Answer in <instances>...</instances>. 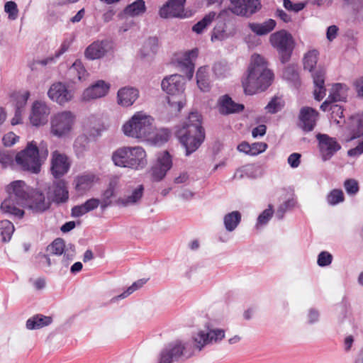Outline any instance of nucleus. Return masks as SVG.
Returning a JSON list of instances; mask_svg holds the SVG:
<instances>
[{"label":"nucleus","instance_id":"nucleus-1","mask_svg":"<svg viewBox=\"0 0 363 363\" xmlns=\"http://www.w3.org/2000/svg\"><path fill=\"white\" fill-rule=\"evenodd\" d=\"M8 197L1 204V211L18 218H23V208L43 212L49 208L43 193L35 191L22 180L11 182L6 188Z\"/></svg>","mask_w":363,"mask_h":363},{"label":"nucleus","instance_id":"nucleus-2","mask_svg":"<svg viewBox=\"0 0 363 363\" xmlns=\"http://www.w3.org/2000/svg\"><path fill=\"white\" fill-rule=\"evenodd\" d=\"M274 74L267 67L264 59L258 54L251 57L247 77L242 80L246 94L253 95L267 89L273 80Z\"/></svg>","mask_w":363,"mask_h":363},{"label":"nucleus","instance_id":"nucleus-3","mask_svg":"<svg viewBox=\"0 0 363 363\" xmlns=\"http://www.w3.org/2000/svg\"><path fill=\"white\" fill-rule=\"evenodd\" d=\"M177 136L186 150V156L196 152L205 140L201 115L198 112H191L182 128L177 132Z\"/></svg>","mask_w":363,"mask_h":363},{"label":"nucleus","instance_id":"nucleus-4","mask_svg":"<svg viewBox=\"0 0 363 363\" xmlns=\"http://www.w3.org/2000/svg\"><path fill=\"white\" fill-rule=\"evenodd\" d=\"M48 156V145L42 141L39 146L35 141L28 143L26 148L16 155V164L23 170L37 174Z\"/></svg>","mask_w":363,"mask_h":363},{"label":"nucleus","instance_id":"nucleus-5","mask_svg":"<svg viewBox=\"0 0 363 363\" xmlns=\"http://www.w3.org/2000/svg\"><path fill=\"white\" fill-rule=\"evenodd\" d=\"M112 161L116 166L135 170L143 169L147 164V155L140 146H124L112 154Z\"/></svg>","mask_w":363,"mask_h":363},{"label":"nucleus","instance_id":"nucleus-6","mask_svg":"<svg viewBox=\"0 0 363 363\" xmlns=\"http://www.w3.org/2000/svg\"><path fill=\"white\" fill-rule=\"evenodd\" d=\"M154 129V118L144 111L135 112L122 126L125 135L144 141Z\"/></svg>","mask_w":363,"mask_h":363},{"label":"nucleus","instance_id":"nucleus-7","mask_svg":"<svg viewBox=\"0 0 363 363\" xmlns=\"http://www.w3.org/2000/svg\"><path fill=\"white\" fill-rule=\"evenodd\" d=\"M162 89L168 95L167 103L174 111L180 110L186 104L184 95L185 80L180 74H172L164 77L161 82Z\"/></svg>","mask_w":363,"mask_h":363},{"label":"nucleus","instance_id":"nucleus-8","mask_svg":"<svg viewBox=\"0 0 363 363\" xmlns=\"http://www.w3.org/2000/svg\"><path fill=\"white\" fill-rule=\"evenodd\" d=\"M76 116L71 111H61L50 118V133L58 138L69 137L75 125Z\"/></svg>","mask_w":363,"mask_h":363},{"label":"nucleus","instance_id":"nucleus-9","mask_svg":"<svg viewBox=\"0 0 363 363\" xmlns=\"http://www.w3.org/2000/svg\"><path fill=\"white\" fill-rule=\"evenodd\" d=\"M269 42L280 57L281 62L285 63L291 58L295 42L291 33L285 30H281L272 33Z\"/></svg>","mask_w":363,"mask_h":363},{"label":"nucleus","instance_id":"nucleus-10","mask_svg":"<svg viewBox=\"0 0 363 363\" xmlns=\"http://www.w3.org/2000/svg\"><path fill=\"white\" fill-rule=\"evenodd\" d=\"M225 335V332L221 328H209L199 330L194 336L195 349L201 351L206 345L220 342Z\"/></svg>","mask_w":363,"mask_h":363},{"label":"nucleus","instance_id":"nucleus-11","mask_svg":"<svg viewBox=\"0 0 363 363\" xmlns=\"http://www.w3.org/2000/svg\"><path fill=\"white\" fill-rule=\"evenodd\" d=\"M110 89V83L102 79L97 80L83 91L81 100L88 102L105 97L108 94Z\"/></svg>","mask_w":363,"mask_h":363},{"label":"nucleus","instance_id":"nucleus-12","mask_svg":"<svg viewBox=\"0 0 363 363\" xmlns=\"http://www.w3.org/2000/svg\"><path fill=\"white\" fill-rule=\"evenodd\" d=\"M50 114V108L45 102L35 101L31 106L29 121L33 126L39 127L45 125Z\"/></svg>","mask_w":363,"mask_h":363},{"label":"nucleus","instance_id":"nucleus-13","mask_svg":"<svg viewBox=\"0 0 363 363\" xmlns=\"http://www.w3.org/2000/svg\"><path fill=\"white\" fill-rule=\"evenodd\" d=\"M231 11L237 16L249 17L261 9L259 0H230Z\"/></svg>","mask_w":363,"mask_h":363},{"label":"nucleus","instance_id":"nucleus-14","mask_svg":"<svg viewBox=\"0 0 363 363\" xmlns=\"http://www.w3.org/2000/svg\"><path fill=\"white\" fill-rule=\"evenodd\" d=\"M48 96L52 101L64 106L73 99L74 94L65 83L58 82L50 86L48 91Z\"/></svg>","mask_w":363,"mask_h":363},{"label":"nucleus","instance_id":"nucleus-15","mask_svg":"<svg viewBox=\"0 0 363 363\" xmlns=\"http://www.w3.org/2000/svg\"><path fill=\"white\" fill-rule=\"evenodd\" d=\"M316 138L318 141L320 154L324 161L330 160L341 148L335 138L326 134L319 133Z\"/></svg>","mask_w":363,"mask_h":363},{"label":"nucleus","instance_id":"nucleus-16","mask_svg":"<svg viewBox=\"0 0 363 363\" xmlns=\"http://www.w3.org/2000/svg\"><path fill=\"white\" fill-rule=\"evenodd\" d=\"M47 197L49 204L50 201L57 204L66 203L69 199V191L65 180L55 181L49 186Z\"/></svg>","mask_w":363,"mask_h":363},{"label":"nucleus","instance_id":"nucleus-17","mask_svg":"<svg viewBox=\"0 0 363 363\" xmlns=\"http://www.w3.org/2000/svg\"><path fill=\"white\" fill-rule=\"evenodd\" d=\"M71 162L66 155L57 150L52 153L50 169L55 178H60L67 174Z\"/></svg>","mask_w":363,"mask_h":363},{"label":"nucleus","instance_id":"nucleus-18","mask_svg":"<svg viewBox=\"0 0 363 363\" xmlns=\"http://www.w3.org/2000/svg\"><path fill=\"white\" fill-rule=\"evenodd\" d=\"M144 193L143 184H137L129 187L126 194L116 200L115 203L118 206L129 207L137 205L141 201Z\"/></svg>","mask_w":363,"mask_h":363},{"label":"nucleus","instance_id":"nucleus-19","mask_svg":"<svg viewBox=\"0 0 363 363\" xmlns=\"http://www.w3.org/2000/svg\"><path fill=\"white\" fill-rule=\"evenodd\" d=\"M199 55L197 48L181 53L177 57V63L182 71L191 79L194 72V61Z\"/></svg>","mask_w":363,"mask_h":363},{"label":"nucleus","instance_id":"nucleus-20","mask_svg":"<svg viewBox=\"0 0 363 363\" xmlns=\"http://www.w3.org/2000/svg\"><path fill=\"white\" fill-rule=\"evenodd\" d=\"M186 0H169L159 10L161 18L181 17L184 12Z\"/></svg>","mask_w":363,"mask_h":363},{"label":"nucleus","instance_id":"nucleus-21","mask_svg":"<svg viewBox=\"0 0 363 363\" xmlns=\"http://www.w3.org/2000/svg\"><path fill=\"white\" fill-rule=\"evenodd\" d=\"M318 118V113L311 107H303L299 113V125L306 132L313 130Z\"/></svg>","mask_w":363,"mask_h":363},{"label":"nucleus","instance_id":"nucleus-22","mask_svg":"<svg viewBox=\"0 0 363 363\" xmlns=\"http://www.w3.org/2000/svg\"><path fill=\"white\" fill-rule=\"evenodd\" d=\"M139 96V91L130 86L121 88L117 92V103L123 107L132 106Z\"/></svg>","mask_w":363,"mask_h":363},{"label":"nucleus","instance_id":"nucleus-23","mask_svg":"<svg viewBox=\"0 0 363 363\" xmlns=\"http://www.w3.org/2000/svg\"><path fill=\"white\" fill-rule=\"evenodd\" d=\"M244 106L241 104L235 103L228 95L220 96L218 101V110L222 115H229L242 111Z\"/></svg>","mask_w":363,"mask_h":363},{"label":"nucleus","instance_id":"nucleus-24","mask_svg":"<svg viewBox=\"0 0 363 363\" xmlns=\"http://www.w3.org/2000/svg\"><path fill=\"white\" fill-rule=\"evenodd\" d=\"M98 181L97 177L91 173H85L75 178L74 188L79 194H83L92 188L94 184Z\"/></svg>","mask_w":363,"mask_h":363},{"label":"nucleus","instance_id":"nucleus-25","mask_svg":"<svg viewBox=\"0 0 363 363\" xmlns=\"http://www.w3.org/2000/svg\"><path fill=\"white\" fill-rule=\"evenodd\" d=\"M314 84V98L317 101L322 100L326 94L325 88V70L323 68H318L314 71L312 74Z\"/></svg>","mask_w":363,"mask_h":363},{"label":"nucleus","instance_id":"nucleus-26","mask_svg":"<svg viewBox=\"0 0 363 363\" xmlns=\"http://www.w3.org/2000/svg\"><path fill=\"white\" fill-rule=\"evenodd\" d=\"M107 44L106 41H94L86 48L85 57L91 60L103 57L107 52Z\"/></svg>","mask_w":363,"mask_h":363},{"label":"nucleus","instance_id":"nucleus-27","mask_svg":"<svg viewBox=\"0 0 363 363\" xmlns=\"http://www.w3.org/2000/svg\"><path fill=\"white\" fill-rule=\"evenodd\" d=\"M166 348L176 360L182 356L185 357H191L196 350L194 346V348H191L189 343L182 344L181 342L171 344Z\"/></svg>","mask_w":363,"mask_h":363},{"label":"nucleus","instance_id":"nucleus-28","mask_svg":"<svg viewBox=\"0 0 363 363\" xmlns=\"http://www.w3.org/2000/svg\"><path fill=\"white\" fill-rule=\"evenodd\" d=\"M170 138V131L166 128L154 129L150 133L149 135L145 139L144 141L154 145H161Z\"/></svg>","mask_w":363,"mask_h":363},{"label":"nucleus","instance_id":"nucleus-29","mask_svg":"<svg viewBox=\"0 0 363 363\" xmlns=\"http://www.w3.org/2000/svg\"><path fill=\"white\" fill-rule=\"evenodd\" d=\"M242 214L238 211H233L223 216V221L225 230L228 233L233 232L241 222Z\"/></svg>","mask_w":363,"mask_h":363},{"label":"nucleus","instance_id":"nucleus-30","mask_svg":"<svg viewBox=\"0 0 363 363\" xmlns=\"http://www.w3.org/2000/svg\"><path fill=\"white\" fill-rule=\"evenodd\" d=\"M117 187V180H112L110 182L107 189L102 193L100 200V206L102 209L106 208L113 204L112 199L116 195Z\"/></svg>","mask_w":363,"mask_h":363},{"label":"nucleus","instance_id":"nucleus-31","mask_svg":"<svg viewBox=\"0 0 363 363\" xmlns=\"http://www.w3.org/2000/svg\"><path fill=\"white\" fill-rule=\"evenodd\" d=\"M51 323V317L38 314L27 320L26 323V328L29 330H39L43 327L49 325Z\"/></svg>","mask_w":363,"mask_h":363},{"label":"nucleus","instance_id":"nucleus-32","mask_svg":"<svg viewBox=\"0 0 363 363\" xmlns=\"http://www.w3.org/2000/svg\"><path fill=\"white\" fill-rule=\"evenodd\" d=\"M84 130L89 137L94 138L101 135L102 128L99 121L96 117L91 116L85 121Z\"/></svg>","mask_w":363,"mask_h":363},{"label":"nucleus","instance_id":"nucleus-33","mask_svg":"<svg viewBox=\"0 0 363 363\" xmlns=\"http://www.w3.org/2000/svg\"><path fill=\"white\" fill-rule=\"evenodd\" d=\"M348 89L347 86L345 84H335L330 90L329 99L333 101H345L348 95Z\"/></svg>","mask_w":363,"mask_h":363},{"label":"nucleus","instance_id":"nucleus-34","mask_svg":"<svg viewBox=\"0 0 363 363\" xmlns=\"http://www.w3.org/2000/svg\"><path fill=\"white\" fill-rule=\"evenodd\" d=\"M276 21L273 19H268L267 21L262 23H252L249 24L250 28L257 35H266L271 32L276 26Z\"/></svg>","mask_w":363,"mask_h":363},{"label":"nucleus","instance_id":"nucleus-35","mask_svg":"<svg viewBox=\"0 0 363 363\" xmlns=\"http://www.w3.org/2000/svg\"><path fill=\"white\" fill-rule=\"evenodd\" d=\"M216 17V13L214 11H211L206 15L204 16V17L197 22L196 24H194L192 27L193 32L196 33V34H201L203 33L208 27L211 24V23L215 20Z\"/></svg>","mask_w":363,"mask_h":363},{"label":"nucleus","instance_id":"nucleus-36","mask_svg":"<svg viewBox=\"0 0 363 363\" xmlns=\"http://www.w3.org/2000/svg\"><path fill=\"white\" fill-rule=\"evenodd\" d=\"M69 74L74 77L73 80L77 78L79 81L86 80L89 75L82 62L79 60H77L70 67Z\"/></svg>","mask_w":363,"mask_h":363},{"label":"nucleus","instance_id":"nucleus-37","mask_svg":"<svg viewBox=\"0 0 363 363\" xmlns=\"http://www.w3.org/2000/svg\"><path fill=\"white\" fill-rule=\"evenodd\" d=\"M146 6L143 0H137L128 5L124 9L125 14L130 16H140L145 12Z\"/></svg>","mask_w":363,"mask_h":363},{"label":"nucleus","instance_id":"nucleus-38","mask_svg":"<svg viewBox=\"0 0 363 363\" xmlns=\"http://www.w3.org/2000/svg\"><path fill=\"white\" fill-rule=\"evenodd\" d=\"M14 225L8 220L0 221V239L2 242H9L14 232Z\"/></svg>","mask_w":363,"mask_h":363},{"label":"nucleus","instance_id":"nucleus-39","mask_svg":"<svg viewBox=\"0 0 363 363\" xmlns=\"http://www.w3.org/2000/svg\"><path fill=\"white\" fill-rule=\"evenodd\" d=\"M256 167L252 164L245 165L236 170L234 174V178L242 179L245 178H255Z\"/></svg>","mask_w":363,"mask_h":363},{"label":"nucleus","instance_id":"nucleus-40","mask_svg":"<svg viewBox=\"0 0 363 363\" xmlns=\"http://www.w3.org/2000/svg\"><path fill=\"white\" fill-rule=\"evenodd\" d=\"M229 35L225 30V24H217L212 30L211 40L212 42L223 41L228 38Z\"/></svg>","mask_w":363,"mask_h":363},{"label":"nucleus","instance_id":"nucleus-41","mask_svg":"<svg viewBox=\"0 0 363 363\" xmlns=\"http://www.w3.org/2000/svg\"><path fill=\"white\" fill-rule=\"evenodd\" d=\"M147 282L146 279H141L136 281H135L131 286H130L123 293L121 294L115 296L112 298V301H118V299H123L130 294H132L134 291L138 290Z\"/></svg>","mask_w":363,"mask_h":363},{"label":"nucleus","instance_id":"nucleus-42","mask_svg":"<svg viewBox=\"0 0 363 363\" xmlns=\"http://www.w3.org/2000/svg\"><path fill=\"white\" fill-rule=\"evenodd\" d=\"M297 204V201L294 198H291L283 202L278 207L275 215L278 219H282L284 218V213L290 209L294 208Z\"/></svg>","mask_w":363,"mask_h":363},{"label":"nucleus","instance_id":"nucleus-43","mask_svg":"<svg viewBox=\"0 0 363 363\" xmlns=\"http://www.w3.org/2000/svg\"><path fill=\"white\" fill-rule=\"evenodd\" d=\"M156 164L169 171L172 167V156L167 151L162 152L157 155Z\"/></svg>","mask_w":363,"mask_h":363},{"label":"nucleus","instance_id":"nucleus-44","mask_svg":"<svg viewBox=\"0 0 363 363\" xmlns=\"http://www.w3.org/2000/svg\"><path fill=\"white\" fill-rule=\"evenodd\" d=\"M318 61V53L312 50L306 54L303 58V67L305 69L313 72Z\"/></svg>","mask_w":363,"mask_h":363},{"label":"nucleus","instance_id":"nucleus-45","mask_svg":"<svg viewBox=\"0 0 363 363\" xmlns=\"http://www.w3.org/2000/svg\"><path fill=\"white\" fill-rule=\"evenodd\" d=\"M157 48V40L155 38H150L145 43L143 49L142 54L144 56L155 54Z\"/></svg>","mask_w":363,"mask_h":363},{"label":"nucleus","instance_id":"nucleus-46","mask_svg":"<svg viewBox=\"0 0 363 363\" xmlns=\"http://www.w3.org/2000/svg\"><path fill=\"white\" fill-rule=\"evenodd\" d=\"M65 250V241L60 238L55 240L51 245L48 246V250L50 253L55 255H62Z\"/></svg>","mask_w":363,"mask_h":363},{"label":"nucleus","instance_id":"nucleus-47","mask_svg":"<svg viewBox=\"0 0 363 363\" xmlns=\"http://www.w3.org/2000/svg\"><path fill=\"white\" fill-rule=\"evenodd\" d=\"M344 201V194L340 189H333L327 196V202L331 206H335Z\"/></svg>","mask_w":363,"mask_h":363},{"label":"nucleus","instance_id":"nucleus-48","mask_svg":"<svg viewBox=\"0 0 363 363\" xmlns=\"http://www.w3.org/2000/svg\"><path fill=\"white\" fill-rule=\"evenodd\" d=\"M29 97L30 92L28 91L23 90L16 93L15 95V108H19L20 109L24 110Z\"/></svg>","mask_w":363,"mask_h":363},{"label":"nucleus","instance_id":"nucleus-49","mask_svg":"<svg viewBox=\"0 0 363 363\" xmlns=\"http://www.w3.org/2000/svg\"><path fill=\"white\" fill-rule=\"evenodd\" d=\"M168 171L157 165L156 163L150 169V175L153 181L160 182L167 175Z\"/></svg>","mask_w":363,"mask_h":363},{"label":"nucleus","instance_id":"nucleus-50","mask_svg":"<svg viewBox=\"0 0 363 363\" xmlns=\"http://www.w3.org/2000/svg\"><path fill=\"white\" fill-rule=\"evenodd\" d=\"M274 210L272 206L269 205L267 209L258 216L257 221V227L259 225H266L272 217Z\"/></svg>","mask_w":363,"mask_h":363},{"label":"nucleus","instance_id":"nucleus-51","mask_svg":"<svg viewBox=\"0 0 363 363\" xmlns=\"http://www.w3.org/2000/svg\"><path fill=\"white\" fill-rule=\"evenodd\" d=\"M283 5L286 10L297 13L306 6L307 2L293 3L291 0H283Z\"/></svg>","mask_w":363,"mask_h":363},{"label":"nucleus","instance_id":"nucleus-52","mask_svg":"<svg viewBox=\"0 0 363 363\" xmlns=\"http://www.w3.org/2000/svg\"><path fill=\"white\" fill-rule=\"evenodd\" d=\"M345 2L352 6L357 18L363 16V0H345Z\"/></svg>","mask_w":363,"mask_h":363},{"label":"nucleus","instance_id":"nucleus-53","mask_svg":"<svg viewBox=\"0 0 363 363\" xmlns=\"http://www.w3.org/2000/svg\"><path fill=\"white\" fill-rule=\"evenodd\" d=\"M333 259V257L330 252L323 251L318 255L317 264L321 267H327L332 263Z\"/></svg>","mask_w":363,"mask_h":363},{"label":"nucleus","instance_id":"nucleus-54","mask_svg":"<svg viewBox=\"0 0 363 363\" xmlns=\"http://www.w3.org/2000/svg\"><path fill=\"white\" fill-rule=\"evenodd\" d=\"M332 101L329 97L326 99L320 106L321 110L323 111H328L329 108L333 110V113L337 112V114L340 117H343V111L342 110L341 106L338 105H332Z\"/></svg>","mask_w":363,"mask_h":363},{"label":"nucleus","instance_id":"nucleus-55","mask_svg":"<svg viewBox=\"0 0 363 363\" xmlns=\"http://www.w3.org/2000/svg\"><path fill=\"white\" fill-rule=\"evenodd\" d=\"M14 155L8 150H0V164L3 167L11 165L13 162Z\"/></svg>","mask_w":363,"mask_h":363},{"label":"nucleus","instance_id":"nucleus-56","mask_svg":"<svg viewBox=\"0 0 363 363\" xmlns=\"http://www.w3.org/2000/svg\"><path fill=\"white\" fill-rule=\"evenodd\" d=\"M283 107V103L281 99L274 98L266 106L265 108L270 113H275L280 111Z\"/></svg>","mask_w":363,"mask_h":363},{"label":"nucleus","instance_id":"nucleus-57","mask_svg":"<svg viewBox=\"0 0 363 363\" xmlns=\"http://www.w3.org/2000/svg\"><path fill=\"white\" fill-rule=\"evenodd\" d=\"M4 11L9 14V18L11 20H15L18 17V10L14 1L6 2L4 6Z\"/></svg>","mask_w":363,"mask_h":363},{"label":"nucleus","instance_id":"nucleus-58","mask_svg":"<svg viewBox=\"0 0 363 363\" xmlns=\"http://www.w3.org/2000/svg\"><path fill=\"white\" fill-rule=\"evenodd\" d=\"M213 72L217 78H223L228 72L227 65L223 62H217L213 67Z\"/></svg>","mask_w":363,"mask_h":363},{"label":"nucleus","instance_id":"nucleus-59","mask_svg":"<svg viewBox=\"0 0 363 363\" xmlns=\"http://www.w3.org/2000/svg\"><path fill=\"white\" fill-rule=\"evenodd\" d=\"M320 320V313L315 308H310L306 315V321L308 325L317 323Z\"/></svg>","mask_w":363,"mask_h":363},{"label":"nucleus","instance_id":"nucleus-60","mask_svg":"<svg viewBox=\"0 0 363 363\" xmlns=\"http://www.w3.org/2000/svg\"><path fill=\"white\" fill-rule=\"evenodd\" d=\"M283 77L288 81L296 82L298 79V74L294 66H289L284 70Z\"/></svg>","mask_w":363,"mask_h":363},{"label":"nucleus","instance_id":"nucleus-61","mask_svg":"<svg viewBox=\"0 0 363 363\" xmlns=\"http://www.w3.org/2000/svg\"><path fill=\"white\" fill-rule=\"evenodd\" d=\"M344 186L348 194L354 195L359 191V185L356 180L350 179L345 182Z\"/></svg>","mask_w":363,"mask_h":363},{"label":"nucleus","instance_id":"nucleus-62","mask_svg":"<svg viewBox=\"0 0 363 363\" xmlns=\"http://www.w3.org/2000/svg\"><path fill=\"white\" fill-rule=\"evenodd\" d=\"M74 38L71 35L66 37L62 41L59 50L56 52V57H60L66 52L73 42Z\"/></svg>","mask_w":363,"mask_h":363},{"label":"nucleus","instance_id":"nucleus-63","mask_svg":"<svg viewBox=\"0 0 363 363\" xmlns=\"http://www.w3.org/2000/svg\"><path fill=\"white\" fill-rule=\"evenodd\" d=\"M267 148V144L262 142L254 143L250 145V155H257L264 152Z\"/></svg>","mask_w":363,"mask_h":363},{"label":"nucleus","instance_id":"nucleus-64","mask_svg":"<svg viewBox=\"0 0 363 363\" xmlns=\"http://www.w3.org/2000/svg\"><path fill=\"white\" fill-rule=\"evenodd\" d=\"M74 248L70 245L69 248H66L63 252L62 263L65 267H68L69 262L74 257Z\"/></svg>","mask_w":363,"mask_h":363}]
</instances>
